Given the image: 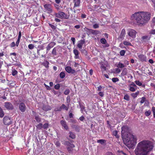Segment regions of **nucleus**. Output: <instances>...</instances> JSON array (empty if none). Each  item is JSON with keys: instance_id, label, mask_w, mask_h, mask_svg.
<instances>
[{"instance_id": "obj_1", "label": "nucleus", "mask_w": 155, "mask_h": 155, "mask_svg": "<svg viewBox=\"0 0 155 155\" xmlns=\"http://www.w3.org/2000/svg\"><path fill=\"white\" fill-rule=\"evenodd\" d=\"M151 13L149 12H139L132 15L131 18L139 26H143L145 25L150 20Z\"/></svg>"}, {"instance_id": "obj_2", "label": "nucleus", "mask_w": 155, "mask_h": 155, "mask_svg": "<svg viewBox=\"0 0 155 155\" xmlns=\"http://www.w3.org/2000/svg\"><path fill=\"white\" fill-rule=\"evenodd\" d=\"M153 146L149 140H143L137 145L134 150L136 155H147L153 148Z\"/></svg>"}, {"instance_id": "obj_3", "label": "nucleus", "mask_w": 155, "mask_h": 155, "mask_svg": "<svg viewBox=\"0 0 155 155\" xmlns=\"http://www.w3.org/2000/svg\"><path fill=\"white\" fill-rule=\"evenodd\" d=\"M123 141L129 148H133L137 143L136 138L134 135L130 134L123 139Z\"/></svg>"}, {"instance_id": "obj_4", "label": "nucleus", "mask_w": 155, "mask_h": 155, "mask_svg": "<svg viewBox=\"0 0 155 155\" xmlns=\"http://www.w3.org/2000/svg\"><path fill=\"white\" fill-rule=\"evenodd\" d=\"M54 15L55 16L61 19H68L69 18V15H68L64 12L62 11H59L58 13H55Z\"/></svg>"}, {"instance_id": "obj_5", "label": "nucleus", "mask_w": 155, "mask_h": 155, "mask_svg": "<svg viewBox=\"0 0 155 155\" xmlns=\"http://www.w3.org/2000/svg\"><path fill=\"white\" fill-rule=\"evenodd\" d=\"M137 34L136 31L132 29H129L127 30V34L126 37L127 36L130 37L132 40H134L136 37V35Z\"/></svg>"}, {"instance_id": "obj_6", "label": "nucleus", "mask_w": 155, "mask_h": 155, "mask_svg": "<svg viewBox=\"0 0 155 155\" xmlns=\"http://www.w3.org/2000/svg\"><path fill=\"white\" fill-rule=\"evenodd\" d=\"M44 7L45 12H46L49 14H50L53 12L52 6L50 4H46L44 5Z\"/></svg>"}, {"instance_id": "obj_7", "label": "nucleus", "mask_w": 155, "mask_h": 155, "mask_svg": "<svg viewBox=\"0 0 155 155\" xmlns=\"http://www.w3.org/2000/svg\"><path fill=\"white\" fill-rule=\"evenodd\" d=\"M3 122L5 125L9 126L12 124V121L9 116H5L3 118Z\"/></svg>"}, {"instance_id": "obj_8", "label": "nucleus", "mask_w": 155, "mask_h": 155, "mask_svg": "<svg viewBox=\"0 0 155 155\" xmlns=\"http://www.w3.org/2000/svg\"><path fill=\"white\" fill-rule=\"evenodd\" d=\"M4 107L7 110H12L14 108L12 104L10 102H5L4 103Z\"/></svg>"}, {"instance_id": "obj_9", "label": "nucleus", "mask_w": 155, "mask_h": 155, "mask_svg": "<svg viewBox=\"0 0 155 155\" xmlns=\"http://www.w3.org/2000/svg\"><path fill=\"white\" fill-rule=\"evenodd\" d=\"M56 45V43L54 42H51L46 47V53H48V51Z\"/></svg>"}, {"instance_id": "obj_10", "label": "nucleus", "mask_w": 155, "mask_h": 155, "mask_svg": "<svg viewBox=\"0 0 155 155\" xmlns=\"http://www.w3.org/2000/svg\"><path fill=\"white\" fill-rule=\"evenodd\" d=\"M19 108L21 112H24L25 111L26 107L24 103H21L19 105Z\"/></svg>"}, {"instance_id": "obj_11", "label": "nucleus", "mask_w": 155, "mask_h": 155, "mask_svg": "<svg viewBox=\"0 0 155 155\" xmlns=\"http://www.w3.org/2000/svg\"><path fill=\"white\" fill-rule=\"evenodd\" d=\"M126 34V31L124 29H123L120 33L118 39H123L125 36Z\"/></svg>"}, {"instance_id": "obj_12", "label": "nucleus", "mask_w": 155, "mask_h": 155, "mask_svg": "<svg viewBox=\"0 0 155 155\" xmlns=\"http://www.w3.org/2000/svg\"><path fill=\"white\" fill-rule=\"evenodd\" d=\"M65 70L68 73H71L72 74H74L76 72L73 69H72L70 66L66 67Z\"/></svg>"}, {"instance_id": "obj_13", "label": "nucleus", "mask_w": 155, "mask_h": 155, "mask_svg": "<svg viewBox=\"0 0 155 155\" xmlns=\"http://www.w3.org/2000/svg\"><path fill=\"white\" fill-rule=\"evenodd\" d=\"M138 57L139 60L141 61L146 62L147 61V59L146 57L143 54H140L138 55Z\"/></svg>"}, {"instance_id": "obj_14", "label": "nucleus", "mask_w": 155, "mask_h": 155, "mask_svg": "<svg viewBox=\"0 0 155 155\" xmlns=\"http://www.w3.org/2000/svg\"><path fill=\"white\" fill-rule=\"evenodd\" d=\"M85 43V40L81 39L78 41L77 47L80 49H81L84 44Z\"/></svg>"}, {"instance_id": "obj_15", "label": "nucleus", "mask_w": 155, "mask_h": 155, "mask_svg": "<svg viewBox=\"0 0 155 155\" xmlns=\"http://www.w3.org/2000/svg\"><path fill=\"white\" fill-rule=\"evenodd\" d=\"M73 53L75 55L74 58L75 59H80L78 51L76 49H74L73 50Z\"/></svg>"}, {"instance_id": "obj_16", "label": "nucleus", "mask_w": 155, "mask_h": 155, "mask_svg": "<svg viewBox=\"0 0 155 155\" xmlns=\"http://www.w3.org/2000/svg\"><path fill=\"white\" fill-rule=\"evenodd\" d=\"M60 123L61 125L64 128L67 130L68 129V127L66 124V122L64 120H61Z\"/></svg>"}, {"instance_id": "obj_17", "label": "nucleus", "mask_w": 155, "mask_h": 155, "mask_svg": "<svg viewBox=\"0 0 155 155\" xmlns=\"http://www.w3.org/2000/svg\"><path fill=\"white\" fill-rule=\"evenodd\" d=\"M100 42L102 44H105L104 46L105 47H109V45L107 43V41L104 38H102L100 39Z\"/></svg>"}, {"instance_id": "obj_18", "label": "nucleus", "mask_w": 155, "mask_h": 155, "mask_svg": "<svg viewBox=\"0 0 155 155\" xmlns=\"http://www.w3.org/2000/svg\"><path fill=\"white\" fill-rule=\"evenodd\" d=\"M51 109V107L48 105H44L42 107V109L46 111L50 110Z\"/></svg>"}, {"instance_id": "obj_19", "label": "nucleus", "mask_w": 155, "mask_h": 155, "mask_svg": "<svg viewBox=\"0 0 155 155\" xmlns=\"http://www.w3.org/2000/svg\"><path fill=\"white\" fill-rule=\"evenodd\" d=\"M73 2L74 3L73 8L76 7H79L80 6V0H73Z\"/></svg>"}, {"instance_id": "obj_20", "label": "nucleus", "mask_w": 155, "mask_h": 155, "mask_svg": "<svg viewBox=\"0 0 155 155\" xmlns=\"http://www.w3.org/2000/svg\"><path fill=\"white\" fill-rule=\"evenodd\" d=\"M21 31H19V33H18V38L17 40L16 41V45L17 46H18L19 42H20V40L21 38Z\"/></svg>"}, {"instance_id": "obj_21", "label": "nucleus", "mask_w": 155, "mask_h": 155, "mask_svg": "<svg viewBox=\"0 0 155 155\" xmlns=\"http://www.w3.org/2000/svg\"><path fill=\"white\" fill-rule=\"evenodd\" d=\"M141 38L143 41L147 42L149 40L150 38L148 36L145 35L142 36Z\"/></svg>"}, {"instance_id": "obj_22", "label": "nucleus", "mask_w": 155, "mask_h": 155, "mask_svg": "<svg viewBox=\"0 0 155 155\" xmlns=\"http://www.w3.org/2000/svg\"><path fill=\"white\" fill-rule=\"evenodd\" d=\"M49 62L47 60L44 61L42 64L46 68L49 67Z\"/></svg>"}, {"instance_id": "obj_23", "label": "nucleus", "mask_w": 155, "mask_h": 155, "mask_svg": "<svg viewBox=\"0 0 155 155\" xmlns=\"http://www.w3.org/2000/svg\"><path fill=\"white\" fill-rule=\"evenodd\" d=\"M139 91H137L135 93H132L131 94V95L134 98H135L137 96L139 95Z\"/></svg>"}, {"instance_id": "obj_24", "label": "nucleus", "mask_w": 155, "mask_h": 155, "mask_svg": "<svg viewBox=\"0 0 155 155\" xmlns=\"http://www.w3.org/2000/svg\"><path fill=\"white\" fill-rule=\"evenodd\" d=\"M128 130V127L126 126H123L122 127V133L127 132Z\"/></svg>"}, {"instance_id": "obj_25", "label": "nucleus", "mask_w": 155, "mask_h": 155, "mask_svg": "<svg viewBox=\"0 0 155 155\" xmlns=\"http://www.w3.org/2000/svg\"><path fill=\"white\" fill-rule=\"evenodd\" d=\"M59 77L61 78H64L65 77V74L64 72L62 71L59 74Z\"/></svg>"}, {"instance_id": "obj_26", "label": "nucleus", "mask_w": 155, "mask_h": 155, "mask_svg": "<svg viewBox=\"0 0 155 155\" xmlns=\"http://www.w3.org/2000/svg\"><path fill=\"white\" fill-rule=\"evenodd\" d=\"M150 25L152 28H153L155 26V17H154L152 19Z\"/></svg>"}, {"instance_id": "obj_27", "label": "nucleus", "mask_w": 155, "mask_h": 155, "mask_svg": "<svg viewBox=\"0 0 155 155\" xmlns=\"http://www.w3.org/2000/svg\"><path fill=\"white\" fill-rule=\"evenodd\" d=\"M126 66L123 63L119 62L117 65V67L119 68H123Z\"/></svg>"}, {"instance_id": "obj_28", "label": "nucleus", "mask_w": 155, "mask_h": 155, "mask_svg": "<svg viewBox=\"0 0 155 155\" xmlns=\"http://www.w3.org/2000/svg\"><path fill=\"white\" fill-rule=\"evenodd\" d=\"M51 53L52 54H53L54 56L57 55V48L56 47L54 48L52 50Z\"/></svg>"}, {"instance_id": "obj_29", "label": "nucleus", "mask_w": 155, "mask_h": 155, "mask_svg": "<svg viewBox=\"0 0 155 155\" xmlns=\"http://www.w3.org/2000/svg\"><path fill=\"white\" fill-rule=\"evenodd\" d=\"M5 114L2 108L0 107V117L2 118L4 115Z\"/></svg>"}, {"instance_id": "obj_30", "label": "nucleus", "mask_w": 155, "mask_h": 155, "mask_svg": "<svg viewBox=\"0 0 155 155\" xmlns=\"http://www.w3.org/2000/svg\"><path fill=\"white\" fill-rule=\"evenodd\" d=\"M66 143L67 145L69 147L72 148L75 147V146L74 144L71 143L69 142H66Z\"/></svg>"}, {"instance_id": "obj_31", "label": "nucleus", "mask_w": 155, "mask_h": 155, "mask_svg": "<svg viewBox=\"0 0 155 155\" xmlns=\"http://www.w3.org/2000/svg\"><path fill=\"white\" fill-rule=\"evenodd\" d=\"M113 135L115 136L116 138H119V136L117 135V130H114L113 132Z\"/></svg>"}, {"instance_id": "obj_32", "label": "nucleus", "mask_w": 155, "mask_h": 155, "mask_svg": "<svg viewBox=\"0 0 155 155\" xmlns=\"http://www.w3.org/2000/svg\"><path fill=\"white\" fill-rule=\"evenodd\" d=\"M121 154L127 155L126 153H124L122 150H118L117 153V155H121Z\"/></svg>"}, {"instance_id": "obj_33", "label": "nucleus", "mask_w": 155, "mask_h": 155, "mask_svg": "<svg viewBox=\"0 0 155 155\" xmlns=\"http://www.w3.org/2000/svg\"><path fill=\"white\" fill-rule=\"evenodd\" d=\"M36 127L37 129L41 130L43 128V124L41 123H40L36 126Z\"/></svg>"}, {"instance_id": "obj_34", "label": "nucleus", "mask_w": 155, "mask_h": 155, "mask_svg": "<svg viewBox=\"0 0 155 155\" xmlns=\"http://www.w3.org/2000/svg\"><path fill=\"white\" fill-rule=\"evenodd\" d=\"M69 134H70L69 137L70 138H71L72 139H74L75 138V135L73 133L71 132H70L69 133Z\"/></svg>"}, {"instance_id": "obj_35", "label": "nucleus", "mask_w": 155, "mask_h": 155, "mask_svg": "<svg viewBox=\"0 0 155 155\" xmlns=\"http://www.w3.org/2000/svg\"><path fill=\"white\" fill-rule=\"evenodd\" d=\"M44 49V46L42 45L40 46V48L38 49L37 50V54L39 55H40V51L41 50H43Z\"/></svg>"}, {"instance_id": "obj_36", "label": "nucleus", "mask_w": 155, "mask_h": 155, "mask_svg": "<svg viewBox=\"0 0 155 155\" xmlns=\"http://www.w3.org/2000/svg\"><path fill=\"white\" fill-rule=\"evenodd\" d=\"M106 141L104 139H101L97 140V142L98 143H100L101 144H103L105 143Z\"/></svg>"}, {"instance_id": "obj_37", "label": "nucleus", "mask_w": 155, "mask_h": 155, "mask_svg": "<svg viewBox=\"0 0 155 155\" xmlns=\"http://www.w3.org/2000/svg\"><path fill=\"white\" fill-rule=\"evenodd\" d=\"M61 107L62 109H65L66 110H68V107H67L64 104H62L61 106Z\"/></svg>"}, {"instance_id": "obj_38", "label": "nucleus", "mask_w": 155, "mask_h": 155, "mask_svg": "<svg viewBox=\"0 0 155 155\" xmlns=\"http://www.w3.org/2000/svg\"><path fill=\"white\" fill-rule=\"evenodd\" d=\"M54 143L57 147H60L61 143L59 141L57 140L56 141L55 140Z\"/></svg>"}, {"instance_id": "obj_39", "label": "nucleus", "mask_w": 155, "mask_h": 155, "mask_svg": "<svg viewBox=\"0 0 155 155\" xmlns=\"http://www.w3.org/2000/svg\"><path fill=\"white\" fill-rule=\"evenodd\" d=\"M93 31L92 34L94 35H97L100 33V32L98 30H93V31Z\"/></svg>"}, {"instance_id": "obj_40", "label": "nucleus", "mask_w": 155, "mask_h": 155, "mask_svg": "<svg viewBox=\"0 0 155 155\" xmlns=\"http://www.w3.org/2000/svg\"><path fill=\"white\" fill-rule=\"evenodd\" d=\"M18 73V71L15 69L12 70V74L13 76H15L17 75Z\"/></svg>"}, {"instance_id": "obj_41", "label": "nucleus", "mask_w": 155, "mask_h": 155, "mask_svg": "<svg viewBox=\"0 0 155 155\" xmlns=\"http://www.w3.org/2000/svg\"><path fill=\"white\" fill-rule=\"evenodd\" d=\"M137 89V88L134 87L130 86L129 87V90L130 91L132 92H134Z\"/></svg>"}, {"instance_id": "obj_42", "label": "nucleus", "mask_w": 155, "mask_h": 155, "mask_svg": "<svg viewBox=\"0 0 155 155\" xmlns=\"http://www.w3.org/2000/svg\"><path fill=\"white\" fill-rule=\"evenodd\" d=\"M124 99L126 101H128L130 100V97L127 94H125L124 95Z\"/></svg>"}, {"instance_id": "obj_43", "label": "nucleus", "mask_w": 155, "mask_h": 155, "mask_svg": "<svg viewBox=\"0 0 155 155\" xmlns=\"http://www.w3.org/2000/svg\"><path fill=\"white\" fill-rule=\"evenodd\" d=\"M124 44L125 45H129V46H131L132 45L131 44L127 41H124L123 42Z\"/></svg>"}, {"instance_id": "obj_44", "label": "nucleus", "mask_w": 155, "mask_h": 155, "mask_svg": "<svg viewBox=\"0 0 155 155\" xmlns=\"http://www.w3.org/2000/svg\"><path fill=\"white\" fill-rule=\"evenodd\" d=\"M28 48L30 49L31 50V49H33L34 48L35 46L33 45L32 44H30L28 45Z\"/></svg>"}, {"instance_id": "obj_45", "label": "nucleus", "mask_w": 155, "mask_h": 155, "mask_svg": "<svg viewBox=\"0 0 155 155\" xmlns=\"http://www.w3.org/2000/svg\"><path fill=\"white\" fill-rule=\"evenodd\" d=\"M60 87V84H57L55 85L54 88L56 90H58Z\"/></svg>"}, {"instance_id": "obj_46", "label": "nucleus", "mask_w": 155, "mask_h": 155, "mask_svg": "<svg viewBox=\"0 0 155 155\" xmlns=\"http://www.w3.org/2000/svg\"><path fill=\"white\" fill-rule=\"evenodd\" d=\"M136 84L139 86H141L142 85V83L139 81H135Z\"/></svg>"}, {"instance_id": "obj_47", "label": "nucleus", "mask_w": 155, "mask_h": 155, "mask_svg": "<svg viewBox=\"0 0 155 155\" xmlns=\"http://www.w3.org/2000/svg\"><path fill=\"white\" fill-rule=\"evenodd\" d=\"M112 80L113 82H116L119 81V79L117 78H114L112 79Z\"/></svg>"}, {"instance_id": "obj_48", "label": "nucleus", "mask_w": 155, "mask_h": 155, "mask_svg": "<svg viewBox=\"0 0 155 155\" xmlns=\"http://www.w3.org/2000/svg\"><path fill=\"white\" fill-rule=\"evenodd\" d=\"M151 113V111L150 110L146 111L145 113V115L146 116H148Z\"/></svg>"}, {"instance_id": "obj_49", "label": "nucleus", "mask_w": 155, "mask_h": 155, "mask_svg": "<svg viewBox=\"0 0 155 155\" xmlns=\"http://www.w3.org/2000/svg\"><path fill=\"white\" fill-rule=\"evenodd\" d=\"M48 123H45L43 125V127L45 129H47L48 128Z\"/></svg>"}, {"instance_id": "obj_50", "label": "nucleus", "mask_w": 155, "mask_h": 155, "mask_svg": "<svg viewBox=\"0 0 155 155\" xmlns=\"http://www.w3.org/2000/svg\"><path fill=\"white\" fill-rule=\"evenodd\" d=\"M35 119L37 122H39L41 121V119L39 118L38 116H36L35 117Z\"/></svg>"}, {"instance_id": "obj_51", "label": "nucleus", "mask_w": 155, "mask_h": 155, "mask_svg": "<svg viewBox=\"0 0 155 155\" xmlns=\"http://www.w3.org/2000/svg\"><path fill=\"white\" fill-rule=\"evenodd\" d=\"M125 53V51L124 50H121L120 52V54L121 56H123L124 55Z\"/></svg>"}, {"instance_id": "obj_52", "label": "nucleus", "mask_w": 155, "mask_h": 155, "mask_svg": "<svg viewBox=\"0 0 155 155\" xmlns=\"http://www.w3.org/2000/svg\"><path fill=\"white\" fill-rule=\"evenodd\" d=\"M70 90L68 89H66L65 91L64 92V94L65 95H68L70 93Z\"/></svg>"}, {"instance_id": "obj_53", "label": "nucleus", "mask_w": 155, "mask_h": 155, "mask_svg": "<svg viewBox=\"0 0 155 155\" xmlns=\"http://www.w3.org/2000/svg\"><path fill=\"white\" fill-rule=\"evenodd\" d=\"M54 6L57 11H59L60 10L59 6L58 5L56 4H54Z\"/></svg>"}, {"instance_id": "obj_54", "label": "nucleus", "mask_w": 155, "mask_h": 155, "mask_svg": "<svg viewBox=\"0 0 155 155\" xmlns=\"http://www.w3.org/2000/svg\"><path fill=\"white\" fill-rule=\"evenodd\" d=\"M62 110L61 106L59 107H57L55 108L54 110L55 111H61Z\"/></svg>"}, {"instance_id": "obj_55", "label": "nucleus", "mask_w": 155, "mask_h": 155, "mask_svg": "<svg viewBox=\"0 0 155 155\" xmlns=\"http://www.w3.org/2000/svg\"><path fill=\"white\" fill-rule=\"evenodd\" d=\"M146 98L144 97H143L141 98V100L140 101V103L141 104H143L145 101Z\"/></svg>"}, {"instance_id": "obj_56", "label": "nucleus", "mask_w": 155, "mask_h": 155, "mask_svg": "<svg viewBox=\"0 0 155 155\" xmlns=\"http://www.w3.org/2000/svg\"><path fill=\"white\" fill-rule=\"evenodd\" d=\"M74 128L75 129V130L79 132V130H80L79 126H78V125H77V126L74 125Z\"/></svg>"}, {"instance_id": "obj_57", "label": "nucleus", "mask_w": 155, "mask_h": 155, "mask_svg": "<svg viewBox=\"0 0 155 155\" xmlns=\"http://www.w3.org/2000/svg\"><path fill=\"white\" fill-rule=\"evenodd\" d=\"M49 25L53 30H54L56 29V27L54 25L50 23L49 24Z\"/></svg>"}, {"instance_id": "obj_58", "label": "nucleus", "mask_w": 155, "mask_h": 155, "mask_svg": "<svg viewBox=\"0 0 155 155\" xmlns=\"http://www.w3.org/2000/svg\"><path fill=\"white\" fill-rule=\"evenodd\" d=\"M149 34H150L155 35V29L151 30L150 31Z\"/></svg>"}, {"instance_id": "obj_59", "label": "nucleus", "mask_w": 155, "mask_h": 155, "mask_svg": "<svg viewBox=\"0 0 155 155\" xmlns=\"http://www.w3.org/2000/svg\"><path fill=\"white\" fill-rule=\"evenodd\" d=\"M93 27L94 29H96L98 28L99 27V26L98 24H96L93 25Z\"/></svg>"}, {"instance_id": "obj_60", "label": "nucleus", "mask_w": 155, "mask_h": 155, "mask_svg": "<svg viewBox=\"0 0 155 155\" xmlns=\"http://www.w3.org/2000/svg\"><path fill=\"white\" fill-rule=\"evenodd\" d=\"M130 86H132L133 87L137 88V86L134 83V82H132V83L130 84Z\"/></svg>"}, {"instance_id": "obj_61", "label": "nucleus", "mask_w": 155, "mask_h": 155, "mask_svg": "<svg viewBox=\"0 0 155 155\" xmlns=\"http://www.w3.org/2000/svg\"><path fill=\"white\" fill-rule=\"evenodd\" d=\"M44 85L47 90H51V88L49 86L47 85L45 83L44 84Z\"/></svg>"}, {"instance_id": "obj_62", "label": "nucleus", "mask_w": 155, "mask_h": 155, "mask_svg": "<svg viewBox=\"0 0 155 155\" xmlns=\"http://www.w3.org/2000/svg\"><path fill=\"white\" fill-rule=\"evenodd\" d=\"M16 45L15 43L14 42H12L10 45V46L11 48H13Z\"/></svg>"}, {"instance_id": "obj_63", "label": "nucleus", "mask_w": 155, "mask_h": 155, "mask_svg": "<svg viewBox=\"0 0 155 155\" xmlns=\"http://www.w3.org/2000/svg\"><path fill=\"white\" fill-rule=\"evenodd\" d=\"M71 40L73 42V45H74L75 43V39L74 38L72 37L71 38Z\"/></svg>"}, {"instance_id": "obj_64", "label": "nucleus", "mask_w": 155, "mask_h": 155, "mask_svg": "<svg viewBox=\"0 0 155 155\" xmlns=\"http://www.w3.org/2000/svg\"><path fill=\"white\" fill-rule=\"evenodd\" d=\"M105 155H115L113 154L112 152H108L106 153Z\"/></svg>"}]
</instances>
